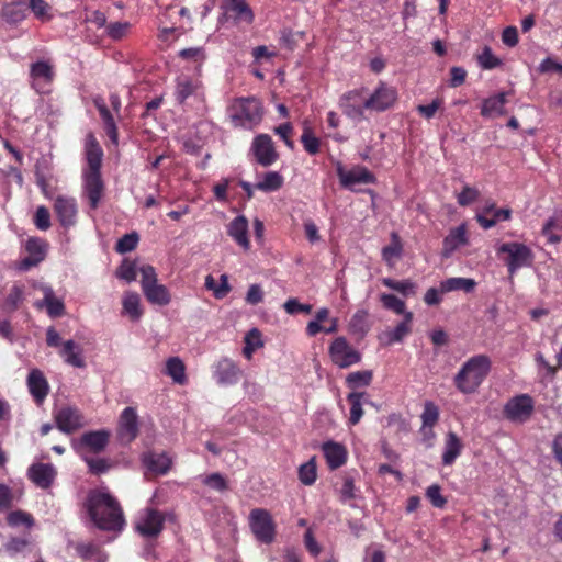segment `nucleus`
Returning <instances> with one entry per match:
<instances>
[{
	"instance_id": "obj_1",
	"label": "nucleus",
	"mask_w": 562,
	"mask_h": 562,
	"mask_svg": "<svg viewBox=\"0 0 562 562\" xmlns=\"http://www.w3.org/2000/svg\"><path fill=\"white\" fill-rule=\"evenodd\" d=\"M85 507L97 528L115 532L123 530L125 519L122 507L108 488L90 490Z\"/></svg>"
},
{
	"instance_id": "obj_2",
	"label": "nucleus",
	"mask_w": 562,
	"mask_h": 562,
	"mask_svg": "<svg viewBox=\"0 0 562 562\" xmlns=\"http://www.w3.org/2000/svg\"><path fill=\"white\" fill-rule=\"evenodd\" d=\"M492 361L486 355L469 358L453 378L457 390L462 394L475 393L488 375Z\"/></svg>"
},
{
	"instance_id": "obj_3",
	"label": "nucleus",
	"mask_w": 562,
	"mask_h": 562,
	"mask_svg": "<svg viewBox=\"0 0 562 562\" xmlns=\"http://www.w3.org/2000/svg\"><path fill=\"white\" fill-rule=\"evenodd\" d=\"M140 286L146 300L154 305L166 306L171 302V294L167 286L158 283L157 273L153 266L144 265L139 268Z\"/></svg>"
},
{
	"instance_id": "obj_4",
	"label": "nucleus",
	"mask_w": 562,
	"mask_h": 562,
	"mask_svg": "<svg viewBox=\"0 0 562 562\" xmlns=\"http://www.w3.org/2000/svg\"><path fill=\"white\" fill-rule=\"evenodd\" d=\"M261 102L256 98L239 99L233 106L232 122L236 127L252 128L262 119Z\"/></svg>"
},
{
	"instance_id": "obj_5",
	"label": "nucleus",
	"mask_w": 562,
	"mask_h": 562,
	"mask_svg": "<svg viewBox=\"0 0 562 562\" xmlns=\"http://www.w3.org/2000/svg\"><path fill=\"white\" fill-rule=\"evenodd\" d=\"M497 252L507 255L505 263L510 277H513L519 269L530 267L535 259V255L530 247L517 241L502 244L498 247Z\"/></svg>"
},
{
	"instance_id": "obj_6",
	"label": "nucleus",
	"mask_w": 562,
	"mask_h": 562,
	"mask_svg": "<svg viewBox=\"0 0 562 562\" xmlns=\"http://www.w3.org/2000/svg\"><path fill=\"white\" fill-rule=\"evenodd\" d=\"M110 431L106 429L83 432L78 439L71 440L72 449L81 457L88 453H100L105 450L110 440Z\"/></svg>"
},
{
	"instance_id": "obj_7",
	"label": "nucleus",
	"mask_w": 562,
	"mask_h": 562,
	"mask_svg": "<svg viewBox=\"0 0 562 562\" xmlns=\"http://www.w3.org/2000/svg\"><path fill=\"white\" fill-rule=\"evenodd\" d=\"M249 527L255 538L269 544L276 538V525L270 513L263 508H255L249 514Z\"/></svg>"
},
{
	"instance_id": "obj_8",
	"label": "nucleus",
	"mask_w": 562,
	"mask_h": 562,
	"mask_svg": "<svg viewBox=\"0 0 562 562\" xmlns=\"http://www.w3.org/2000/svg\"><path fill=\"white\" fill-rule=\"evenodd\" d=\"M533 411V398L529 394H519L505 403L503 414L512 423L524 424L531 417Z\"/></svg>"
},
{
	"instance_id": "obj_9",
	"label": "nucleus",
	"mask_w": 562,
	"mask_h": 562,
	"mask_svg": "<svg viewBox=\"0 0 562 562\" xmlns=\"http://www.w3.org/2000/svg\"><path fill=\"white\" fill-rule=\"evenodd\" d=\"M328 351L334 364L341 369L349 368L361 361V353L342 336L333 340Z\"/></svg>"
},
{
	"instance_id": "obj_10",
	"label": "nucleus",
	"mask_w": 562,
	"mask_h": 562,
	"mask_svg": "<svg viewBox=\"0 0 562 562\" xmlns=\"http://www.w3.org/2000/svg\"><path fill=\"white\" fill-rule=\"evenodd\" d=\"M164 515L154 508H145L137 515L135 521L136 531L147 538L157 537L164 528Z\"/></svg>"
},
{
	"instance_id": "obj_11",
	"label": "nucleus",
	"mask_w": 562,
	"mask_h": 562,
	"mask_svg": "<svg viewBox=\"0 0 562 562\" xmlns=\"http://www.w3.org/2000/svg\"><path fill=\"white\" fill-rule=\"evenodd\" d=\"M396 99V90L384 82H380L373 93L363 101V106L370 111L383 112L390 109Z\"/></svg>"
},
{
	"instance_id": "obj_12",
	"label": "nucleus",
	"mask_w": 562,
	"mask_h": 562,
	"mask_svg": "<svg viewBox=\"0 0 562 562\" xmlns=\"http://www.w3.org/2000/svg\"><path fill=\"white\" fill-rule=\"evenodd\" d=\"M250 150L252 151L257 162L262 167L273 165L279 158L273 140L268 134L257 135L251 143Z\"/></svg>"
},
{
	"instance_id": "obj_13",
	"label": "nucleus",
	"mask_w": 562,
	"mask_h": 562,
	"mask_svg": "<svg viewBox=\"0 0 562 562\" xmlns=\"http://www.w3.org/2000/svg\"><path fill=\"white\" fill-rule=\"evenodd\" d=\"M54 419L56 427L64 434H72L85 425L80 411L69 405L56 411Z\"/></svg>"
},
{
	"instance_id": "obj_14",
	"label": "nucleus",
	"mask_w": 562,
	"mask_h": 562,
	"mask_svg": "<svg viewBox=\"0 0 562 562\" xmlns=\"http://www.w3.org/2000/svg\"><path fill=\"white\" fill-rule=\"evenodd\" d=\"M337 176L340 184L348 189H353L356 184H369L375 182L374 175L366 167H355L351 170H346L339 162L336 168Z\"/></svg>"
},
{
	"instance_id": "obj_15",
	"label": "nucleus",
	"mask_w": 562,
	"mask_h": 562,
	"mask_svg": "<svg viewBox=\"0 0 562 562\" xmlns=\"http://www.w3.org/2000/svg\"><path fill=\"white\" fill-rule=\"evenodd\" d=\"M82 192L91 210H97L103 198L105 186L101 173H82Z\"/></svg>"
},
{
	"instance_id": "obj_16",
	"label": "nucleus",
	"mask_w": 562,
	"mask_h": 562,
	"mask_svg": "<svg viewBox=\"0 0 562 562\" xmlns=\"http://www.w3.org/2000/svg\"><path fill=\"white\" fill-rule=\"evenodd\" d=\"M54 211L64 228H70L76 225L78 205L75 198L58 195L54 201Z\"/></svg>"
},
{
	"instance_id": "obj_17",
	"label": "nucleus",
	"mask_w": 562,
	"mask_h": 562,
	"mask_svg": "<svg viewBox=\"0 0 562 562\" xmlns=\"http://www.w3.org/2000/svg\"><path fill=\"white\" fill-rule=\"evenodd\" d=\"M138 416L134 407H125L119 418V438L121 441L130 443L138 436Z\"/></svg>"
},
{
	"instance_id": "obj_18",
	"label": "nucleus",
	"mask_w": 562,
	"mask_h": 562,
	"mask_svg": "<svg viewBox=\"0 0 562 562\" xmlns=\"http://www.w3.org/2000/svg\"><path fill=\"white\" fill-rule=\"evenodd\" d=\"M202 98L203 91L201 82L187 75H181L176 79L175 98L179 104H184L191 98Z\"/></svg>"
},
{
	"instance_id": "obj_19",
	"label": "nucleus",
	"mask_w": 562,
	"mask_h": 562,
	"mask_svg": "<svg viewBox=\"0 0 562 562\" xmlns=\"http://www.w3.org/2000/svg\"><path fill=\"white\" fill-rule=\"evenodd\" d=\"M213 375L220 385H234L239 381L241 370L232 359L223 358L215 364Z\"/></svg>"
},
{
	"instance_id": "obj_20",
	"label": "nucleus",
	"mask_w": 562,
	"mask_h": 562,
	"mask_svg": "<svg viewBox=\"0 0 562 562\" xmlns=\"http://www.w3.org/2000/svg\"><path fill=\"white\" fill-rule=\"evenodd\" d=\"M56 473L55 467L50 463H33L27 470L29 479L41 488H48Z\"/></svg>"
},
{
	"instance_id": "obj_21",
	"label": "nucleus",
	"mask_w": 562,
	"mask_h": 562,
	"mask_svg": "<svg viewBox=\"0 0 562 562\" xmlns=\"http://www.w3.org/2000/svg\"><path fill=\"white\" fill-rule=\"evenodd\" d=\"M85 150L87 167L82 173H101L103 150L91 134L87 137Z\"/></svg>"
},
{
	"instance_id": "obj_22",
	"label": "nucleus",
	"mask_w": 562,
	"mask_h": 562,
	"mask_svg": "<svg viewBox=\"0 0 562 562\" xmlns=\"http://www.w3.org/2000/svg\"><path fill=\"white\" fill-rule=\"evenodd\" d=\"M27 16V4L24 0H15L5 3L0 12V18L9 25L16 26Z\"/></svg>"
},
{
	"instance_id": "obj_23",
	"label": "nucleus",
	"mask_w": 562,
	"mask_h": 562,
	"mask_svg": "<svg viewBox=\"0 0 562 562\" xmlns=\"http://www.w3.org/2000/svg\"><path fill=\"white\" fill-rule=\"evenodd\" d=\"M227 235L240 246L243 249L248 250L250 248V241L248 238V220L244 215L236 216L227 225Z\"/></svg>"
},
{
	"instance_id": "obj_24",
	"label": "nucleus",
	"mask_w": 562,
	"mask_h": 562,
	"mask_svg": "<svg viewBox=\"0 0 562 562\" xmlns=\"http://www.w3.org/2000/svg\"><path fill=\"white\" fill-rule=\"evenodd\" d=\"M27 387L37 404H42L48 394V382L43 372L33 369L27 375Z\"/></svg>"
},
{
	"instance_id": "obj_25",
	"label": "nucleus",
	"mask_w": 562,
	"mask_h": 562,
	"mask_svg": "<svg viewBox=\"0 0 562 562\" xmlns=\"http://www.w3.org/2000/svg\"><path fill=\"white\" fill-rule=\"evenodd\" d=\"M59 355L67 364L74 368L81 369L86 367V361L81 346L71 339L66 340L61 345Z\"/></svg>"
},
{
	"instance_id": "obj_26",
	"label": "nucleus",
	"mask_w": 562,
	"mask_h": 562,
	"mask_svg": "<svg viewBox=\"0 0 562 562\" xmlns=\"http://www.w3.org/2000/svg\"><path fill=\"white\" fill-rule=\"evenodd\" d=\"M506 92H499L483 100L481 115L483 117H496L505 114Z\"/></svg>"
},
{
	"instance_id": "obj_27",
	"label": "nucleus",
	"mask_w": 562,
	"mask_h": 562,
	"mask_svg": "<svg viewBox=\"0 0 562 562\" xmlns=\"http://www.w3.org/2000/svg\"><path fill=\"white\" fill-rule=\"evenodd\" d=\"M93 103H94L95 108L98 109L99 114L103 121L106 135L109 136V138L111 139V142L113 144H117L119 133H117L116 123L114 121L113 115L109 111L103 98H101V97L94 98Z\"/></svg>"
},
{
	"instance_id": "obj_28",
	"label": "nucleus",
	"mask_w": 562,
	"mask_h": 562,
	"mask_svg": "<svg viewBox=\"0 0 562 562\" xmlns=\"http://www.w3.org/2000/svg\"><path fill=\"white\" fill-rule=\"evenodd\" d=\"M144 465L153 473L166 474L171 467V459L166 453L147 452L143 456Z\"/></svg>"
},
{
	"instance_id": "obj_29",
	"label": "nucleus",
	"mask_w": 562,
	"mask_h": 562,
	"mask_svg": "<svg viewBox=\"0 0 562 562\" xmlns=\"http://www.w3.org/2000/svg\"><path fill=\"white\" fill-rule=\"evenodd\" d=\"M323 452L330 469L340 468L347 460V452L342 445L328 441L323 445Z\"/></svg>"
},
{
	"instance_id": "obj_30",
	"label": "nucleus",
	"mask_w": 562,
	"mask_h": 562,
	"mask_svg": "<svg viewBox=\"0 0 562 562\" xmlns=\"http://www.w3.org/2000/svg\"><path fill=\"white\" fill-rule=\"evenodd\" d=\"M468 243L467 228L464 224L453 228L443 239L442 255L449 257L457 248Z\"/></svg>"
},
{
	"instance_id": "obj_31",
	"label": "nucleus",
	"mask_w": 562,
	"mask_h": 562,
	"mask_svg": "<svg viewBox=\"0 0 562 562\" xmlns=\"http://www.w3.org/2000/svg\"><path fill=\"white\" fill-rule=\"evenodd\" d=\"M43 292V301L41 303H36V306L42 307L45 305L47 314L53 318L64 315L65 305L60 299L56 297L53 289L50 286H44Z\"/></svg>"
},
{
	"instance_id": "obj_32",
	"label": "nucleus",
	"mask_w": 562,
	"mask_h": 562,
	"mask_svg": "<svg viewBox=\"0 0 562 562\" xmlns=\"http://www.w3.org/2000/svg\"><path fill=\"white\" fill-rule=\"evenodd\" d=\"M462 442L456 432L449 431L446 436L445 448L442 453V463L451 465L462 451Z\"/></svg>"
},
{
	"instance_id": "obj_33",
	"label": "nucleus",
	"mask_w": 562,
	"mask_h": 562,
	"mask_svg": "<svg viewBox=\"0 0 562 562\" xmlns=\"http://www.w3.org/2000/svg\"><path fill=\"white\" fill-rule=\"evenodd\" d=\"M53 66L45 60H38L31 65L30 76L33 79L34 86L37 83H49L54 78Z\"/></svg>"
},
{
	"instance_id": "obj_34",
	"label": "nucleus",
	"mask_w": 562,
	"mask_h": 562,
	"mask_svg": "<svg viewBox=\"0 0 562 562\" xmlns=\"http://www.w3.org/2000/svg\"><path fill=\"white\" fill-rule=\"evenodd\" d=\"M476 282L470 278L453 277L443 280L440 283V290L442 293L462 290L465 293H470L475 289Z\"/></svg>"
},
{
	"instance_id": "obj_35",
	"label": "nucleus",
	"mask_w": 562,
	"mask_h": 562,
	"mask_svg": "<svg viewBox=\"0 0 562 562\" xmlns=\"http://www.w3.org/2000/svg\"><path fill=\"white\" fill-rule=\"evenodd\" d=\"M347 400L351 405L349 423L357 425L363 415L362 405L369 403L368 396L364 392H352L348 394Z\"/></svg>"
},
{
	"instance_id": "obj_36",
	"label": "nucleus",
	"mask_w": 562,
	"mask_h": 562,
	"mask_svg": "<svg viewBox=\"0 0 562 562\" xmlns=\"http://www.w3.org/2000/svg\"><path fill=\"white\" fill-rule=\"evenodd\" d=\"M403 245L397 233L392 232L391 244L382 248V259L389 265L393 266L395 260L402 256Z\"/></svg>"
},
{
	"instance_id": "obj_37",
	"label": "nucleus",
	"mask_w": 562,
	"mask_h": 562,
	"mask_svg": "<svg viewBox=\"0 0 562 562\" xmlns=\"http://www.w3.org/2000/svg\"><path fill=\"white\" fill-rule=\"evenodd\" d=\"M166 374L177 384L187 382L186 366L179 357H171L166 362Z\"/></svg>"
},
{
	"instance_id": "obj_38",
	"label": "nucleus",
	"mask_w": 562,
	"mask_h": 562,
	"mask_svg": "<svg viewBox=\"0 0 562 562\" xmlns=\"http://www.w3.org/2000/svg\"><path fill=\"white\" fill-rule=\"evenodd\" d=\"M283 177L278 171L266 172L255 188L262 192H274L283 186Z\"/></svg>"
},
{
	"instance_id": "obj_39",
	"label": "nucleus",
	"mask_w": 562,
	"mask_h": 562,
	"mask_svg": "<svg viewBox=\"0 0 562 562\" xmlns=\"http://www.w3.org/2000/svg\"><path fill=\"white\" fill-rule=\"evenodd\" d=\"M413 321V313L407 312L401 323H398L391 331H389L390 342H401L405 336L411 333V324Z\"/></svg>"
},
{
	"instance_id": "obj_40",
	"label": "nucleus",
	"mask_w": 562,
	"mask_h": 562,
	"mask_svg": "<svg viewBox=\"0 0 562 562\" xmlns=\"http://www.w3.org/2000/svg\"><path fill=\"white\" fill-rule=\"evenodd\" d=\"M229 11L235 14V18L248 24L254 21V13L246 0H231Z\"/></svg>"
},
{
	"instance_id": "obj_41",
	"label": "nucleus",
	"mask_w": 562,
	"mask_h": 562,
	"mask_svg": "<svg viewBox=\"0 0 562 562\" xmlns=\"http://www.w3.org/2000/svg\"><path fill=\"white\" fill-rule=\"evenodd\" d=\"M139 295L135 292H127L123 297V310L133 319L137 321L142 316L139 308Z\"/></svg>"
},
{
	"instance_id": "obj_42",
	"label": "nucleus",
	"mask_w": 562,
	"mask_h": 562,
	"mask_svg": "<svg viewBox=\"0 0 562 562\" xmlns=\"http://www.w3.org/2000/svg\"><path fill=\"white\" fill-rule=\"evenodd\" d=\"M382 283L386 288L394 290L396 292H400L404 296L414 295L416 293V289H417L416 283L411 280L397 281V280H393L391 278H384L382 280Z\"/></svg>"
},
{
	"instance_id": "obj_43",
	"label": "nucleus",
	"mask_w": 562,
	"mask_h": 562,
	"mask_svg": "<svg viewBox=\"0 0 562 562\" xmlns=\"http://www.w3.org/2000/svg\"><path fill=\"white\" fill-rule=\"evenodd\" d=\"M25 250L30 256L42 262L46 256L47 243L41 238L31 237L26 240Z\"/></svg>"
},
{
	"instance_id": "obj_44",
	"label": "nucleus",
	"mask_w": 562,
	"mask_h": 562,
	"mask_svg": "<svg viewBox=\"0 0 562 562\" xmlns=\"http://www.w3.org/2000/svg\"><path fill=\"white\" fill-rule=\"evenodd\" d=\"M301 143L305 151L310 155H316L319 151V138L314 135L312 128L306 124L304 125L303 133L301 135Z\"/></svg>"
},
{
	"instance_id": "obj_45",
	"label": "nucleus",
	"mask_w": 562,
	"mask_h": 562,
	"mask_svg": "<svg viewBox=\"0 0 562 562\" xmlns=\"http://www.w3.org/2000/svg\"><path fill=\"white\" fill-rule=\"evenodd\" d=\"M380 301L384 308L390 310L395 314L405 316V313L408 312L406 311L405 302L394 294L383 293L380 296Z\"/></svg>"
},
{
	"instance_id": "obj_46",
	"label": "nucleus",
	"mask_w": 562,
	"mask_h": 562,
	"mask_svg": "<svg viewBox=\"0 0 562 562\" xmlns=\"http://www.w3.org/2000/svg\"><path fill=\"white\" fill-rule=\"evenodd\" d=\"M372 371L363 370L351 372L346 378V383L351 389L368 386L372 381Z\"/></svg>"
},
{
	"instance_id": "obj_47",
	"label": "nucleus",
	"mask_w": 562,
	"mask_h": 562,
	"mask_svg": "<svg viewBox=\"0 0 562 562\" xmlns=\"http://www.w3.org/2000/svg\"><path fill=\"white\" fill-rule=\"evenodd\" d=\"M24 301V292L21 285L14 284L4 302V310L7 312H14Z\"/></svg>"
},
{
	"instance_id": "obj_48",
	"label": "nucleus",
	"mask_w": 562,
	"mask_h": 562,
	"mask_svg": "<svg viewBox=\"0 0 562 562\" xmlns=\"http://www.w3.org/2000/svg\"><path fill=\"white\" fill-rule=\"evenodd\" d=\"M82 460L88 465L89 472L94 475L106 473L111 468V462L104 458L83 456Z\"/></svg>"
},
{
	"instance_id": "obj_49",
	"label": "nucleus",
	"mask_w": 562,
	"mask_h": 562,
	"mask_svg": "<svg viewBox=\"0 0 562 562\" xmlns=\"http://www.w3.org/2000/svg\"><path fill=\"white\" fill-rule=\"evenodd\" d=\"M316 464L314 459L308 460L299 468V480L304 485H312L316 481Z\"/></svg>"
},
{
	"instance_id": "obj_50",
	"label": "nucleus",
	"mask_w": 562,
	"mask_h": 562,
	"mask_svg": "<svg viewBox=\"0 0 562 562\" xmlns=\"http://www.w3.org/2000/svg\"><path fill=\"white\" fill-rule=\"evenodd\" d=\"M262 346L261 341V334L257 328H252L248 331V334L245 337V347L243 349V352L246 358H250L252 352Z\"/></svg>"
},
{
	"instance_id": "obj_51",
	"label": "nucleus",
	"mask_w": 562,
	"mask_h": 562,
	"mask_svg": "<svg viewBox=\"0 0 562 562\" xmlns=\"http://www.w3.org/2000/svg\"><path fill=\"white\" fill-rule=\"evenodd\" d=\"M139 237L136 232L123 235L115 245V250L119 254H126L134 250L137 247Z\"/></svg>"
},
{
	"instance_id": "obj_52",
	"label": "nucleus",
	"mask_w": 562,
	"mask_h": 562,
	"mask_svg": "<svg viewBox=\"0 0 562 562\" xmlns=\"http://www.w3.org/2000/svg\"><path fill=\"white\" fill-rule=\"evenodd\" d=\"M367 312L358 311L356 312L349 323V329L353 334L364 335L369 330V325L367 323Z\"/></svg>"
},
{
	"instance_id": "obj_53",
	"label": "nucleus",
	"mask_w": 562,
	"mask_h": 562,
	"mask_svg": "<svg viewBox=\"0 0 562 562\" xmlns=\"http://www.w3.org/2000/svg\"><path fill=\"white\" fill-rule=\"evenodd\" d=\"M7 522L11 527H19L24 525L25 527L30 528L33 526L34 520L33 517L26 512L13 510L8 514Z\"/></svg>"
},
{
	"instance_id": "obj_54",
	"label": "nucleus",
	"mask_w": 562,
	"mask_h": 562,
	"mask_svg": "<svg viewBox=\"0 0 562 562\" xmlns=\"http://www.w3.org/2000/svg\"><path fill=\"white\" fill-rule=\"evenodd\" d=\"M31 10L35 18L46 21L50 20L52 15L49 14L50 7L44 0H29L27 10Z\"/></svg>"
},
{
	"instance_id": "obj_55",
	"label": "nucleus",
	"mask_w": 562,
	"mask_h": 562,
	"mask_svg": "<svg viewBox=\"0 0 562 562\" xmlns=\"http://www.w3.org/2000/svg\"><path fill=\"white\" fill-rule=\"evenodd\" d=\"M479 65L483 69H494L502 65V60L494 56L492 49L488 46H485L482 53L477 57Z\"/></svg>"
},
{
	"instance_id": "obj_56",
	"label": "nucleus",
	"mask_w": 562,
	"mask_h": 562,
	"mask_svg": "<svg viewBox=\"0 0 562 562\" xmlns=\"http://www.w3.org/2000/svg\"><path fill=\"white\" fill-rule=\"evenodd\" d=\"M116 277L131 283L136 280L137 269L133 261L124 260L116 270Z\"/></svg>"
},
{
	"instance_id": "obj_57",
	"label": "nucleus",
	"mask_w": 562,
	"mask_h": 562,
	"mask_svg": "<svg viewBox=\"0 0 562 562\" xmlns=\"http://www.w3.org/2000/svg\"><path fill=\"white\" fill-rule=\"evenodd\" d=\"M424 427H432L439 418V409L432 402H426L422 413Z\"/></svg>"
},
{
	"instance_id": "obj_58",
	"label": "nucleus",
	"mask_w": 562,
	"mask_h": 562,
	"mask_svg": "<svg viewBox=\"0 0 562 562\" xmlns=\"http://www.w3.org/2000/svg\"><path fill=\"white\" fill-rule=\"evenodd\" d=\"M202 483L217 492H224L228 488L227 481L221 473H211L204 476Z\"/></svg>"
},
{
	"instance_id": "obj_59",
	"label": "nucleus",
	"mask_w": 562,
	"mask_h": 562,
	"mask_svg": "<svg viewBox=\"0 0 562 562\" xmlns=\"http://www.w3.org/2000/svg\"><path fill=\"white\" fill-rule=\"evenodd\" d=\"M426 497L436 508H443L447 504V498L441 494V487L438 484L427 487Z\"/></svg>"
},
{
	"instance_id": "obj_60",
	"label": "nucleus",
	"mask_w": 562,
	"mask_h": 562,
	"mask_svg": "<svg viewBox=\"0 0 562 562\" xmlns=\"http://www.w3.org/2000/svg\"><path fill=\"white\" fill-rule=\"evenodd\" d=\"M339 105L345 115L355 120L362 121L364 119V110H367L363 105L351 104L344 100H339Z\"/></svg>"
},
{
	"instance_id": "obj_61",
	"label": "nucleus",
	"mask_w": 562,
	"mask_h": 562,
	"mask_svg": "<svg viewBox=\"0 0 562 562\" xmlns=\"http://www.w3.org/2000/svg\"><path fill=\"white\" fill-rule=\"evenodd\" d=\"M479 195H480V192L477 189L467 184L463 187L462 191L458 194L457 201H458L459 205L468 206L471 203H473L474 201H476Z\"/></svg>"
},
{
	"instance_id": "obj_62",
	"label": "nucleus",
	"mask_w": 562,
	"mask_h": 562,
	"mask_svg": "<svg viewBox=\"0 0 562 562\" xmlns=\"http://www.w3.org/2000/svg\"><path fill=\"white\" fill-rule=\"evenodd\" d=\"M283 307L285 312L290 315H295L299 313H305L310 314L312 312V305L310 304H302L299 302L297 299H289L284 304Z\"/></svg>"
},
{
	"instance_id": "obj_63",
	"label": "nucleus",
	"mask_w": 562,
	"mask_h": 562,
	"mask_svg": "<svg viewBox=\"0 0 562 562\" xmlns=\"http://www.w3.org/2000/svg\"><path fill=\"white\" fill-rule=\"evenodd\" d=\"M558 220L555 217H550L547 220L542 227V235L547 237L548 243L558 244L561 240V237L553 233V229L559 228Z\"/></svg>"
},
{
	"instance_id": "obj_64",
	"label": "nucleus",
	"mask_w": 562,
	"mask_h": 562,
	"mask_svg": "<svg viewBox=\"0 0 562 562\" xmlns=\"http://www.w3.org/2000/svg\"><path fill=\"white\" fill-rule=\"evenodd\" d=\"M34 224L41 231H47L50 227V214L45 206L36 209Z\"/></svg>"
}]
</instances>
